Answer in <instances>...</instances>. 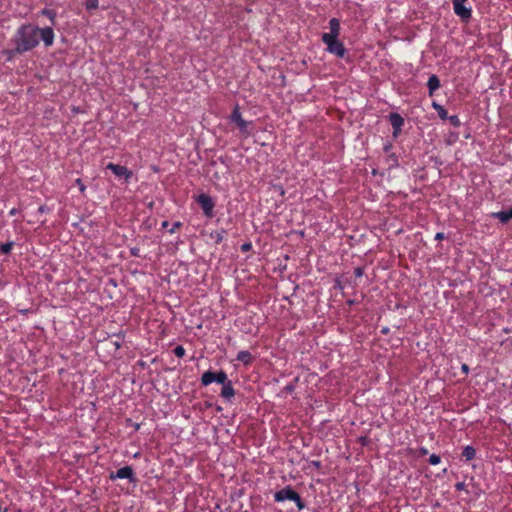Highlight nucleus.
<instances>
[{
  "label": "nucleus",
  "mask_w": 512,
  "mask_h": 512,
  "mask_svg": "<svg viewBox=\"0 0 512 512\" xmlns=\"http://www.w3.org/2000/svg\"><path fill=\"white\" fill-rule=\"evenodd\" d=\"M329 29V32L323 33L321 36L322 42L326 45V50L338 58H344L347 50L338 39L341 30L339 19L331 18L329 20Z\"/></svg>",
  "instance_id": "obj_2"
},
{
  "label": "nucleus",
  "mask_w": 512,
  "mask_h": 512,
  "mask_svg": "<svg viewBox=\"0 0 512 512\" xmlns=\"http://www.w3.org/2000/svg\"><path fill=\"white\" fill-rule=\"evenodd\" d=\"M387 162L389 163L390 167H398L399 165L398 158L394 153L388 156Z\"/></svg>",
  "instance_id": "obj_21"
},
{
  "label": "nucleus",
  "mask_w": 512,
  "mask_h": 512,
  "mask_svg": "<svg viewBox=\"0 0 512 512\" xmlns=\"http://www.w3.org/2000/svg\"><path fill=\"white\" fill-rule=\"evenodd\" d=\"M295 494L296 491H294L293 488L290 485H288L274 494V500L276 502H283L285 500L292 501Z\"/></svg>",
  "instance_id": "obj_10"
},
{
  "label": "nucleus",
  "mask_w": 512,
  "mask_h": 512,
  "mask_svg": "<svg viewBox=\"0 0 512 512\" xmlns=\"http://www.w3.org/2000/svg\"><path fill=\"white\" fill-rule=\"evenodd\" d=\"M314 512H317L316 510H314Z\"/></svg>",
  "instance_id": "obj_46"
},
{
  "label": "nucleus",
  "mask_w": 512,
  "mask_h": 512,
  "mask_svg": "<svg viewBox=\"0 0 512 512\" xmlns=\"http://www.w3.org/2000/svg\"><path fill=\"white\" fill-rule=\"evenodd\" d=\"M230 119L232 122L236 123L241 132H247V127L249 123L242 118L238 105H236L235 108L233 109Z\"/></svg>",
  "instance_id": "obj_8"
},
{
  "label": "nucleus",
  "mask_w": 512,
  "mask_h": 512,
  "mask_svg": "<svg viewBox=\"0 0 512 512\" xmlns=\"http://www.w3.org/2000/svg\"><path fill=\"white\" fill-rule=\"evenodd\" d=\"M447 119L449 120L450 124L454 127H459L461 125V121L457 115H447Z\"/></svg>",
  "instance_id": "obj_22"
},
{
  "label": "nucleus",
  "mask_w": 512,
  "mask_h": 512,
  "mask_svg": "<svg viewBox=\"0 0 512 512\" xmlns=\"http://www.w3.org/2000/svg\"><path fill=\"white\" fill-rule=\"evenodd\" d=\"M428 461H429V463H430L431 465H437V464H439V463H440L441 458H440V456H439V455H437V454H432V455H430V457H429V460H428Z\"/></svg>",
  "instance_id": "obj_25"
},
{
  "label": "nucleus",
  "mask_w": 512,
  "mask_h": 512,
  "mask_svg": "<svg viewBox=\"0 0 512 512\" xmlns=\"http://www.w3.org/2000/svg\"><path fill=\"white\" fill-rule=\"evenodd\" d=\"M432 107L437 111L438 116L442 120H446L447 119V115H448L447 111H446V109L442 105H440V104H438L436 102H433L432 103Z\"/></svg>",
  "instance_id": "obj_17"
},
{
  "label": "nucleus",
  "mask_w": 512,
  "mask_h": 512,
  "mask_svg": "<svg viewBox=\"0 0 512 512\" xmlns=\"http://www.w3.org/2000/svg\"><path fill=\"white\" fill-rule=\"evenodd\" d=\"M445 235L443 232H438L436 235H435V240H442L444 239Z\"/></svg>",
  "instance_id": "obj_35"
},
{
  "label": "nucleus",
  "mask_w": 512,
  "mask_h": 512,
  "mask_svg": "<svg viewBox=\"0 0 512 512\" xmlns=\"http://www.w3.org/2000/svg\"><path fill=\"white\" fill-rule=\"evenodd\" d=\"M13 245H14L13 241L0 244V252L3 254H9L13 248Z\"/></svg>",
  "instance_id": "obj_19"
},
{
  "label": "nucleus",
  "mask_w": 512,
  "mask_h": 512,
  "mask_svg": "<svg viewBox=\"0 0 512 512\" xmlns=\"http://www.w3.org/2000/svg\"><path fill=\"white\" fill-rule=\"evenodd\" d=\"M476 456V449L473 446H465L462 450V457L465 458L466 461H470L474 459Z\"/></svg>",
  "instance_id": "obj_15"
},
{
  "label": "nucleus",
  "mask_w": 512,
  "mask_h": 512,
  "mask_svg": "<svg viewBox=\"0 0 512 512\" xmlns=\"http://www.w3.org/2000/svg\"><path fill=\"white\" fill-rule=\"evenodd\" d=\"M213 382L222 385L220 393L221 397L226 401L231 402L232 398L235 396V389L233 388L232 381L228 379L226 372L224 370H219L217 372L208 370L202 374L201 384L203 386H208Z\"/></svg>",
  "instance_id": "obj_3"
},
{
  "label": "nucleus",
  "mask_w": 512,
  "mask_h": 512,
  "mask_svg": "<svg viewBox=\"0 0 512 512\" xmlns=\"http://www.w3.org/2000/svg\"><path fill=\"white\" fill-rule=\"evenodd\" d=\"M273 189L276 193H278L280 196H284L285 194V189L282 185H274L273 186Z\"/></svg>",
  "instance_id": "obj_26"
},
{
  "label": "nucleus",
  "mask_w": 512,
  "mask_h": 512,
  "mask_svg": "<svg viewBox=\"0 0 512 512\" xmlns=\"http://www.w3.org/2000/svg\"><path fill=\"white\" fill-rule=\"evenodd\" d=\"M39 211H40V212H44V211H45L44 206H41V207L39 208Z\"/></svg>",
  "instance_id": "obj_44"
},
{
  "label": "nucleus",
  "mask_w": 512,
  "mask_h": 512,
  "mask_svg": "<svg viewBox=\"0 0 512 512\" xmlns=\"http://www.w3.org/2000/svg\"><path fill=\"white\" fill-rule=\"evenodd\" d=\"M85 5L88 10H94L98 8L99 2L98 0H86Z\"/></svg>",
  "instance_id": "obj_23"
},
{
  "label": "nucleus",
  "mask_w": 512,
  "mask_h": 512,
  "mask_svg": "<svg viewBox=\"0 0 512 512\" xmlns=\"http://www.w3.org/2000/svg\"><path fill=\"white\" fill-rule=\"evenodd\" d=\"M461 370L463 373H465L466 375L469 373L470 369H469V366L467 364H462L461 366Z\"/></svg>",
  "instance_id": "obj_34"
},
{
  "label": "nucleus",
  "mask_w": 512,
  "mask_h": 512,
  "mask_svg": "<svg viewBox=\"0 0 512 512\" xmlns=\"http://www.w3.org/2000/svg\"><path fill=\"white\" fill-rule=\"evenodd\" d=\"M252 355L247 350H241L236 356V360L242 362L244 365H250L252 363Z\"/></svg>",
  "instance_id": "obj_14"
},
{
  "label": "nucleus",
  "mask_w": 512,
  "mask_h": 512,
  "mask_svg": "<svg viewBox=\"0 0 512 512\" xmlns=\"http://www.w3.org/2000/svg\"><path fill=\"white\" fill-rule=\"evenodd\" d=\"M363 274H364V268H363V267H356V268L354 269V275H355V277L360 278V277H362V276H363Z\"/></svg>",
  "instance_id": "obj_27"
},
{
  "label": "nucleus",
  "mask_w": 512,
  "mask_h": 512,
  "mask_svg": "<svg viewBox=\"0 0 512 512\" xmlns=\"http://www.w3.org/2000/svg\"><path fill=\"white\" fill-rule=\"evenodd\" d=\"M110 479H128L130 482H135L136 478L134 475V471L131 466H124L118 469L116 472L110 473Z\"/></svg>",
  "instance_id": "obj_6"
},
{
  "label": "nucleus",
  "mask_w": 512,
  "mask_h": 512,
  "mask_svg": "<svg viewBox=\"0 0 512 512\" xmlns=\"http://www.w3.org/2000/svg\"><path fill=\"white\" fill-rule=\"evenodd\" d=\"M75 183H76V185H78V188L80 189L81 192L85 191L86 186L83 184L81 179H79V178L76 179Z\"/></svg>",
  "instance_id": "obj_31"
},
{
  "label": "nucleus",
  "mask_w": 512,
  "mask_h": 512,
  "mask_svg": "<svg viewBox=\"0 0 512 512\" xmlns=\"http://www.w3.org/2000/svg\"><path fill=\"white\" fill-rule=\"evenodd\" d=\"M182 225H183V224H182V222H180V221L175 222V223L172 225V227L169 229V232H170V233H174V232L176 231V229H178V228L182 227Z\"/></svg>",
  "instance_id": "obj_28"
},
{
  "label": "nucleus",
  "mask_w": 512,
  "mask_h": 512,
  "mask_svg": "<svg viewBox=\"0 0 512 512\" xmlns=\"http://www.w3.org/2000/svg\"><path fill=\"white\" fill-rule=\"evenodd\" d=\"M388 330H389L388 328H384V329L382 330V333H383V334H386V333H388Z\"/></svg>",
  "instance_id": "obj_43"
},
{
  "label": "nucleus",
  "mask_w": 512,
  "mask_h": 512,
  "mask_svg": "<svg viewBox=\"0 0 512 512\" xmlns=\"http://www.w3.org/2000/svg\"><path fill=\"white\" fill-rule=\"evenodd\" d=\"M335 288H337L339 290H343L344 289L342 283L339 280L336 281Z\"/></svg>",
  "instance_id": "obj_36"
},
{
  "label": "nucleus",
  "mask_w": 512,
  "mask_h": 512,
  "mask_svg": "<svg viewBox=\"0 0 512 512\" xmlns=\"http://www.w3.org/2000/svg\"><path fill=\"white\" fill-rule=\"evenodd\" d=\"M429 96H433L435 91L440 88V80L437 75L432 74L427 82Z\"/></svg>",
  "instance_id": "obj_13"
},
{
  "label": "nucleus",
  "mask_w": 512,
  "mask_h": 512,
  "mask_svg": "<svg viewBox=\"0 0 512 512\" xmlns=\"http://www.w3.org/2000/svg\"><path fill=\"white\" fill-rule=\"evenodd\" d=\"M420 452H421V454L425 455V454H427V449H425V448H421V449H420Z\"/></svg>",
  "instance_id": "obj_41"
},
{
  "label": "nucleus",
  "mask_w": 512,
  "mask_h": 512,
  "mask_svg": "<svg viewBox=\"0 0 512 512\" xmlns=\"http://www.w3.org/2000/svg\"><path fill=\"white\" fill-rule=\"evenodd\" d=\"M295 389V385L294 384H288L284 387V390L287 392V393H292Z\"/></svg>",
  "instance_id": "obj_33"
},
{
  "label": "nucleus",
  "mask_w": 512,
  "mask_h": 512,
  "mask_svg": "<svg viewBox=\"0 0 512 512\" xmlns=\"http://www.w3.org/2000/svg\"><path fill=\"white\" fill-rule=\"evenodd\" d=\"M311 464L316 467L317 469H319L321 467V462L320 461H312Z\"/></svg>",
  "instance_id": "obj_37"
},
{
  "label": "nucleus",
  "mask_w": 512,
  "mask_h": 512,
  "mask_svg": "<svg viewBox=\"0 0 512 512\" xmlns=\"http://www.w3.org/2000/svg\"><path fill=\"white\" fill-rule=\"evenodd\" d=\"M106 168L111 170L112 173L119 178L124 177L126 180H128L132 176V172L130 170H128L127 167L119 165V164L109 163L106 166Z\"/></svg>",
  "instance_id": "obj_9"
},
{
  "label": "nucleus",
  "mask_w": 512,
  "mask_h": 512,
  "mask_svg": "<svg viewBox=\"0 0 512 512\" xmlns=\"http://www.w3.org/2000/svg\"><path fill=\"white\" fill-rule=\"evenodd\" d=\"M15 213H16V210H15V209H12V210L10 211V214H12V215H14Z\"/></svg>",
  "instance_id": "obj_45"
},
{
  "label": "nucleus",
  "mask_w": 512,
  "mask_h": 512,
  "mask_svg": "<svg viewBox=\"0 0 512 512\" xmlns=\"http://www.w3.org/2000/svg\"><path fill=\"white\" fill-rule=\"evenodd\" d=\"M465 483L464 482H457L455 484V489L458 490V491H462V490H465Z\"/></svg>",
  "instance_id": "obj_32"
},
{
  "label": "nucleus",
  "mask_w": 512,
  "mask_h": 512,
  "mask_svg": "<svg viewBox=\"0 0 512 512\" xmlns=\"http://www.w3.org/2000/svg\"><path fill=\"white\" fill-rule=\"evenodd\" d=\"M197 203L200 205V207L206 217L211 218L214 216L213 210L215 207V202L210 195L205 194V193L200 194L197 197Z\"/></svg>",
  "instance_id": "obj_5"
},
{
  "label": "nucleus",
  "mask_w": 512,
  "mask_h": 512,
  "mask_svg": "<svg viewBox=\"0 0 512 512\" xmlns=\"http://www.w3.org/2000/svg\"><path fill=\"white\" fill-rule=\"evenodd\" d=\"M44 42L46 47H49L54 42V31L52 27L39 28V39Z\"/></svg>",
  "instance_id": "obj_11"
},
{
  "label": "nucleus",
  "mask_w": 512,
  "mask_h": 512,
  "mask_svg": "<svg viewBox=\"0 0 512 512\" xmlns=\"http://www.w3.org/2000/svg\"><path fill=\"white\" fill-rule=\"evenodd\" d=\"M162 228H168L169 222L167 220L163 221L161 224Z\"/></svg>",
  "instance_id": "obj_38"
},
{
  "label": "nucleus",
  "mask_w": 512,
  "mask_h": 512,
  "mask_svg": "<svg viewBox=\"0 0 512 512\" xmlns=\"http://www.w3.org/2000/svg\"><path fill=\"white\" fill-rule=\"evenodd\" d=\"M133 426H134L135 430H139V428H140V424L139 423H135Z\"/></svg>",
  "instance_id": "obj_42"
},
{
  "label": "nucleus",
  "mask_w": 512,
  "mask_h": 512,
  "mask_svg": "<svg viewBox=\"0 0 512 512\" xmlns=\"http://www.w3.org/2000/svg\"><path fill=\"white\" fill-rule=\"evenodd\" d=\"M389 122L393 128V137L397 138L402 131L404 125V118L397 112H392L388 116Z\"/></svg>",
  "instance_id": "obj_7"
},
{
  "label": "nucleus",
  "mask_w": 512,
  "mask_h": 512,
  "mask_svg": "<svg viewBox=\"0 0 512 512\" xmlns=\"http://www.w3.org/2000/svg\"><path fill=\"white\" fill-rule=\"evenodd\" d=\"M491 217L498 219L501 223L506 224L512 219V207L509 210L491 213Z\"/></svg>",
  "instance_id": "obj_12"
},
{
  "label": "nucleus",
  "mask_w": 512,
  "mask_h": 512,
  "mask_svg": "<svg viewBox=\"0 0 512 512\" xmlns=\"http://www.w3.org/2000/svg\"><path fill=\"white\" fill-rule=\"evenodd\" d=\"M293 502H295L297 508L299 510H302L305 508V503L303 502L302 498L300 497V495L296 492V494L294 495L293 497Z\"/></svg>",
  "instance_id": "obj_20"
},
{
  "label": "nucleus",
  "mask_w": 512,
  "mask_h": 512,
  "mask_svg": "<svg viewBox=\"0 0 512 512\" xmlns=\"http://www.w3.org/2000/svg\"><path fill=\"white\" fill-rule=\"evenodd\" d=\"M252 249V244L250 242L244 243L241 245L242 252H248Z\"/></svg>",
  "instance_id": "obj_29"
},
{
  "label": "nucleus",
  "mask_w": 512,
  "mask_h": 512,
  "mask_svg": "<svg viewBox=\"0 0 512 512\" xmlns=\"http://www.w3.org/2000/svg\"><path fill=\"white\" fill-rule=\"evenodd\" d=\"M390 148H391V144H386V145L384 146V151H385V152H388V151L390 150Z\"/></svg>",
  "instance_id": "obj_39"
},
{
  "label": "nucleus",
  "mask_w": 512,
  "mask_h": 512,
  "mask_svg": "<svg viewBox=\"0 0 512 512\" xmlns=\"http://www.w3.org/2000/svg\"><path fill=\"white\" fill-rule=\"evenodd\" d=\"M130 254L134 257H140V249L138 247L130 248Z\"/></svg>",
  "instance_id": "obj_30"
},
{
  "label": "nucleus",
  "mask_w": 512,
  "mask_h": 512,
  "mask_svg": "<svg viewBox=\"0 0 512 512\" xmlns=\"http://www.w3.org/2000/svg\"><path fill=\"white\" fill-rule=\"evenodd\" d=\"M355 303H356V301H355V300H353V299H349V300H347V304H348V305H350V306H351V305H354Z\"/></svg>",
  "instance_id": "obj_40"
},
{
  "label": "nucleus",
  "mask_w": 512,
  "mask_h": 512,
  "mask_svg": "<svg viewBox=\"0 0 512 512\" xmlns=\"http://www.w3.org/2000/svg\"><path fill=\"white\" fill-rule=\"evenodd\" d=\"M225 235H226V230L225 229H220V230L212 231L210 233V238L212 240H214V242L216 244H219V243H221L223 241Z\"/></svg>",
  "instance_id": "obj_16"
},
{
  "label": "nucleus",
  "mask_w": 512,
  "mask_h": 512,
  "mask_svg": "<svg viewBox=\"0 0 512 512\" xmlns=\"http://www.w3.org/2000/svg\"><path fill=\"white\" fill-rule=\"evenodd\" d=\"M40 14L43 15V16H46L48 17L52 24H54L55 22V18H56V11L52 10V9H48V8H44L40 11Z\"/></svg>",
  "instance_id": "obj_18"
},
{
  "label": "nucleus",
  "mask_w": 512,
  "mask_h": 512,
  "mask_svg": "<svg viewBox=\"0 0 512 512\" xmlns=\"http://www.w3.org/2000/svg\"><path fill=\"white\" fill-rule=\"evenodd\" d=\"M174 354L178 358H182L185 355V348L181 345H178L174 348Z\"/></svg>",
  "instance_id": "obj_24"
},
{
  "label": "nucleus",
  "mask_w": 512,
  "mask_h": 512,
  "mask_svg": "<svg viewBox=\"0 0 512 512\" xmlns=\"http://www.w3.org/2000/svg\"><path fill=\"white\" fill-rule=\"evenodd\" d=\"M39 44V27L32 24L21 25L10 40L11 48L6 51L9 57L31 51Z\"/></svg>",
  "instance_id": "obj_1"
},
{
  "label": "nucleus",
  "mask_w": 512,
  "mask_h": 512,
  "mask_svg": "<svg viewBox=\"0 0 512 512\" xmlns=\"http://www.w3.org/2000/svg\"><path fill=\"white\" fill-rule=\"evenodd\" d=\"M466 1L467 0H452L454 13L464 23H468L472 17V9L464 5Z\"/></svg>",
  "instance_id": "obj_4"
}]
</instances>
